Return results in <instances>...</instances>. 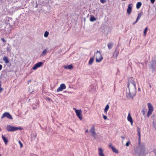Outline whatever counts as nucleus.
Listing matches in <instances>:
<instances>
[{"mask_svg":"<svg viewBox=\"0 0 156 156\" xmlns=\"http://www.w3.org/2000/svg\"><path fill=\"white\" fill-rule=\"evenodd\" d=\"M129 91V96L131 98L134 97L136 94V85L133 81L129 82L127 85Z\"/></svg>","mask_w":156,"mask_h":156,"instance_id":"obj_1","label":"nucleus"},{"mask_svg":"<svg viewBox=\"0 0 156 156\" xmlns=\"http://www.w3.org/2000/svg\"><path fill=\"white\" fill-rule=\"evenodd\" d=\"M138 136L139 137V144L140 146L138 147V150H139V154L140 156H144L146 154L148 153L147 149L145 148L144 145L143 144H140V131H137Z\"/></svg>","mask_w":156,"mask_h":156,"instance_id":"obj_2","label":"nucleus"},{"mask_svg":"<svg viewBox=\"0 0 156 156\" xmlns=\"http://www.w3.org/2000/svg\"><path fill=\"white\" fill-rule=\"evenodd\" d=\"M22 128L20 127H16L8 125L7 126V130L9 132H12L17 130H21Z\"/></svg>","mask_w":156,"mask_h":156,"instance_id":"obj_3","label":"nucleus"},{"mask_svg":"<svg viewBox=\"0 0 156 156\" xmlns=\"http://www.w3.org/2000/svg\"><path fill=\"white\" fill-rule=\"evenodd\" d=\"M103 59V57L100 52L97 51L96 53V61L97 62H100Z\"/></svg>","mask_w":156,"mask_h":156,"instance_id":"obj_4","label":"nucleus"},{"mask_svg":"<svg viewBox=\"0 0 156 156\" xmlns=\"http://www.w3.org/2000/svg\"><path fill=\"white\" fill-rule=\"evenodd\" d=\"M147 105L148 108V110L147 113V116L148 117H149L152 114V113L154 110V108L153 106L150 103H148Z\"/></svg>","mask_w":156,"mask_h":156,"instance_id":"obj_5","label":"nucleus"},{"mask_svg":"<svg viewBox=\"0 0 156 156\" xmlns=\"http://www.w3.org/2000/svg\"><path fill=\"white\" fill-rule=\"evenodd\" d=\"M89 131L92 134V136L94 137V138L95 139L96 138V133L95 131V128L94 126H92Z\"/></svg>","mask_w":156,"mask_h":156,"instance_id":"obj_6","label":"nucleus"},{"mask_svg":"<svg viewBox=\"0 0 156 156\" xmlns=\"http://www.w3.org/2000/svg\"><path fill=\"white\" fill-rule=\"evenodd\" d=\"M5 117H6L7 118L9 119H12V118L11 115L8 112H5L1 116V119H2Z\"/></svg>","mask_w":156,"mask_h":156,"instance_id":"obj_7","label":"nucleus"},{"mask_svg":"<svg viewBox=\"0 0 156 156\" xmlns=\"http://www.w3.org/2000/svg\"><path fill=\"white\" fill-rule=\"evenodd\" d=\"M43 64V63L42 62H39L35 64L32 68L33 70H35L37 69L38 68H39L41 67L42 64Z\"/></svg>","mask_w":156,"mask_h":156,"instance_id":"obj_8","label":"nucleus"},{"mask_svg":"<svg viewBox=\"0 0 156 156\" xmlns=\"http://www.w3.org/2000/svg\"><path fill=\"white\" fill-rule=\"evenodd\" d=\"M66 86L64 83H62L60 84L59 87H58L57 89V91L59 92L62 90H63L66 89Z\"/></svg>","mask_w":156,"mask_h":156,"instance_id":"obj_9","label":"nucleus"},{"mask_svg":"<svg viewBox=\"0 0 156 156\" xmlns=\"http://www.w3.org/2000/svg\"><path fill=\"white\" fill-rule=\"evenodd\" d=\"M81 112H82L80 109L79 110H76V112L77 116L80 120H82V117L81 116Z\"/></svg>","mask_w":156,"mask_h":156,"instance_id":"obj_10","label":"nucleus"},{"mask_svg":"<svg viewBox=\"0 0 156 156\" xmlns=\"http://www.w3.org/2000/svg\"><path fill=\"white\" fill-rule=\"evenodd\" d=\"M132 4L131 3L129 4L128 6V8L127 10V12L128 14H130L132 10Z\"/></svg>","mask_w":156,"mask_h":156,"instance_id":"obj_11","label":"nucleus"},{"mask_svg":"<svg viewBox=\"0 0 156 156\" xmlns=\"http://www.w3.org/2000/svg\"><path fill=\"white\" fill-rule=\"evenodd\" d=\"M98 154L99 156H105L103 154V151L101 147H99L98 149Z\"/></svg>","mask_w":156,"mask_h":156,"instance_id":"obj_12","label":"nucleus"},{"mask_svg":"<svg viewBox=\"0 0 156 156\" xmlns=\"http://www.w3.org/2000/svg\"><path fill=\"white\" fill-rule=\"evenodd\" d=\"M127 120L128 121L130 122H131V124L132 125L133 123V119L130 115L129 112L128 114V115L127 117Z\"/></svg>","mask_w":156,"mask_h":156,"instance_id":"obj_13","label":"nucleus"},{"mask_svg":"<svg viewBox=\"0 0 156 156\" xmlns=\"http://www.w3.org/2000/svg\"><path fill=\"white\" fill-rule=\"evenodd\" d=\"M2 138L5 144H7L8 142L7 139L3 135H2Z\"/></svg>","mask_w":156,"mask_h":156,"instance_id":"obj_14","label":"nucleus"},{"mask_svg":"<svg viewBox=\"0 0 156 156\" xmlns=\"http://www.w3.org/2000/svg\"><path fill=\"white\" fill-rule=\"evenodd\" d=\"M3 60L4 61L5 63L7 64L9 62V60L8 59V58L6 56H4L3 58Z\"/></svg>","mask_w":156,"mask_h":156,"instance_id":"obj_15","label":"nucleus"},{"mask_svg":"<svg viewBox=\"0 0 156 156\" xmlns=\"http://www.w3.org/2000/svg\"><path fill=\"white\" fill-rule=\"evenodd\" d=\"M73 67L72 64L69 65L67 66H64V68L66 69H71Z\"/></svg>","mask_w":156,"mask_h":156,"instance_id":"obj_16","label":"nucleus"},{"mask_svg":"<svg viewBox=\"0 0 156 156\" xmlns=\"http://www.w3.org/2000/svg\"><path fill=\"white\" fill-rule=\"evenodd\" d=\"M94 61V58L93 57L90 58V59L89 61L88 62V65H91L93 62Z\"/></svg>","mask_w":156,"mask_h":156,"instance_id":"obj_17","label":"nucleus"},{"mask_svg":"<svg viewBox=\"0 0 156 156\" xmlns=\"http://www.w3.org/2000/svg\"><path fill=\"white\" fill-rule=\"evenodd\" d=\"M142 5V3L140 2H138L136 5V8L137 9H139L141 7Z\"/></svg>","mask_w":156,"mask_h":156,"instance_id":"obj_18","label":"nucleus"},{"mask_svg":"<svg viewBox=\"0 0 156 156\" xmlns=\"http://www.w3.org/2000/svg\"><path fill=\"white\" fill-rule=\"evenodd\" d=\"M112 150L114 152L116 153H118L119 152L118 150L115 147H112Z\"/></svg>","mask_w":156,"mask_h":156,"instance_id":"obj_19","label":"nucleus"},{"mask_svg":"<svg viewBox=\"0 0 156 156\" xmlns=\"http://www.w3.org/2000/svg\"><path fill=\"white\" fill-rule=\"evenodd\" d=\"M108 47L109 49H110L112 48V43L110 42L108 43Z\"/></svg>","mask_w":156,"mask_h":156,"instance_id":"obj_20","label":"nucleus"},{"mask_svg":"<svg viewBox=\"0 0 156 156\" xmlns=\"http://www.w3.org/2000/svg\"><path fill=\"white\" fill-rule=\"evenodd\" d=\"M109 108V106L108 105H107L106 106H105V110H104V112L105 113H106L108 110Z\"/></svg>","mask_w":156,"mask_h":156,"instance_id":"obj_21","label":"nucleus"},{"mask_svg":"<svg viewBox=\"0 0 156 156\" xmlns=\"http://www.w3.org/2000/svg\"><path fill=\"white\" fill-rule=\"evenodd\" d=\"M148 30V28L147 27L145 28V29L144 30V36H146V34L147 33V30Z\"/></svg>","mask_w":156,"mask_h":156,"instance_id":"obj_22","label":"nucleus"},{"mask_svg":"<svg viewBox=\"0 0 156 156\" xmlns=\"http://www.w3.org/2000/svg\"><path fill=\"white\" fill-rule=\"evenodd\" d=\"M96 19L94 16L91 17L90 18V20L91 21L93 22L95 20H96Z\"/></svg>","mask_w":156,"mask_h":156,"instance_id":"obj_23","label":"nucleus"},{"mask_svg":"<svg viewBox=\"0 0 156 156\" xmlns=\"http://www.w3.org/2000/svg\"><path fill=\"white\" fill-rule=\"evenodd\" d=\"M48 34H49L48 32L46 31L44 34V37H47L48 36Z\"/></svg>","mask_w":156,"mask_h":156,"instance_id":"obj_24","label":"nucleus"},{"mask_svg":"<svg viewBox=\"0 0 156 156\" xmlns=\"http://www.w3.org/2000/svg\"><path fill=\"white\" fill-rule=\"evenodd\" d=\"M141 15H142V14L140 13L139 14L138 16L137 17V19H136L137 20H139L140 18V17L141 16Z\"/></svg>","mask_w":156,"mask_h":156,"instance_id":"obj_25","label":"nucleus"},{"mask_svg":"<svg viewBox=\"0 0 156 156\" xmlns=\"http://www.w3.org/2000/svg\"><path fill=\"white\" fill-rule=\"evenodd\" d=\"M47 50L46 49H44L43 51L42 52V54L43 55H45L47 52Z\"/></svg>","mask_w":156,"mask_h":156,"instance_id":"obj_26","label":"nucleus"},{"mask_svg":"<svg viewBox=\"0 0 156 156\" xmlns=\"http://www.w3.org/2000/svg\"><path fill=\"white\" fill-rule=\"evenodd\" d=\"M18 142L19 144H20V147L21 148H22L23 146V144L20 140Z\"/></svg>","mask_w":156,"mask_h":156,"instance_id":"obj_27","label":"nucleus"},{"mask_svg":"<svg viewBox=\"0 0 156 156\" xmlns=\"http://www.w3.org/2000/svg\"><path fill=\"white\" fill-rule=\"evenodd\" d=\"M3 88L1 87V81H0V93H1L2 91Z\"/></svg>","mask_w":156,"mask_h":156,"instance_id":"obj_28","label":"nucleus"},{"mask_svg":"<svg viewBox=\"0 0 156 156\" xmlns=\"http://www.w3.org/2000/svg\"><path fill=\"white\" fill-rule=\"evenodd\" d=\"M153 152L154 153L155 156H156V148H154L153 149Z\"/></svg>","mask_w":156,"mask_h":156,"instance_id":"obj_29","label":"nucleus"},{"mask_svg":"<svg viewBox=\"0 0 156 156\" xmlns=\"http://www.w3.org/2000/svg\"><path fill=\"white\" fill-rule=\"evenodd\" d=\"M130 142L129 141H128L126 144V145L128 147L129 146V144L130 143Z\"/></svg>","mask_w":156,"mask_h":156,"instance_id":"obj_30","label":"nucleus"},{"mask_svg":"<svg viewBox=\"0 0 156 156\" xmlns=\"http://www.w3.org/2000/svg\"><path fill=\"white\" fill-rule=\"evenodd\" d=\"M103 117L105 120H106L107 119V116L105 115H103Z\"/></svg>","mask_w":156,"mask_h":156,"instance_id":"obj_31","label":"nucleus"},{"mask_svg":"<svg viewBox=\"0 0 156 156\" xmlns=\"http://www.w3.org/2000/svg\"><path fill=\"white\" fill-rule=\"evenodd\" d=\"M114 147L112 146V144L111 143L109 144V147L111 148L112 149V147Z\"/></svg>","mask_w":156,"mask_h":156,"instance_id":"obj_32","label":"nucleus"},{"mask_svg":"<svg viewBox=\"0 0 156 156\" xmlns=\"http://www.w3.org/2000/svg\"><path fill=\"white\" fill-rule=\"evenodd\" d=\"M1 40L4 42L5 43L6 42V41L5 40L4 38H1Z\"/></svg>","mask_w":156,"mask_h":156,"instance_id":"obj_33","label":"nucleus"},{"mask_svg":"<svg viewBox=\"0 0 156 156\" xmlns=\"http://www.w3.org/2000/svg\"><path fill=\"white\" fill-rule=\"evenodd\" d=\"M100 1L102 3H104L105 2V0H100Z\"/></svg>","mask_w":156,"mask_h":156,"instance_id":"obj_34","label":"nucleus"},{"mask_svg":"<svg viewBox=\"0 0 156 156\" xmlns=\"http://www.w3.org/2000/svg\"><path fill=\"white\" fill-rule=\"evenodd\" d=\"M155 0H150L151 3L152 4H153L154 3V2H155Z\"/></svg>","mask_w":156,"mask_h":156,"instance_id":"obj_35","label":"nucleus"},{"mask_svg":"<svg viewBox=\"0 0 156 156\" xmlns=\"http://www.w3.org/2000/svg\"><path fill=\"white\" fill-rule=\"evenodd\" d=\"M138 20H136L133 23V25H134L138 21Z\"/></svg>","mask_w":156,"mask_h":156,"instance_id":"obj_36","label":"nucleus"},{"mask_svg":"<svg viewBox=\"0 0 156 156\" xmlns=\"http://www.w3.org/2000/svg\"><path fill=\"white\" fill-rule=\"evenodd\" d=\"M51 100V99L50 98H46V100L48 101H50Z\"/></svg>","mask_w":156,"mask_h":156,"instance_id":"obj_37","label":"nucleus"},{"mask_svg":"<svg viewBox=\"0 0 156 156\" xmlns=\"http://www.w3.org/2000/svg\"><path fill=\"white\" fill-rule=\"evenodd\" d=\"M2 65L0 64V70H1L2 69Z\"/></svg>","mask_w":156,"mask_h":156,"instance_id":"obj_38","label":"nucleus"},{"mask_svg":"<svg viewBox=\"0 0 156 156\" xmlns=\"http://www.w3.org/2000/svg\"><path fill=\"white\" fill-rule=\"evenodd\" d=\"M31 80H29V81H28L27 82V83L28 84H29V83H31Z\"/></svg>","mask_w":156,"mask_h":156,"instance_id":"obj_39","label":"nucleus"},{"mask_svg":"<svg viewBox=\"0 0 156 156\" xmlns=\"http://www.w3.org/2000/svg\"><path fill=\"white\" fill-rule=\"evenodd\" d=\"M73 109L75 110V112H76V110H77V109H76V108H73Z\"/></svg>","mask_w":156,"mask_h":156,"instance_id":"obj_40","label":"nucleus"},{"mask_svg":"<svg viewBox=\"0 0 156 156\" xmlns=\"http://www.w3.org/2000/svg\"><path fill=\"white\" fill-rule=\"evenodd\" d=\"M137 131H140V129L139 127H137Z\"/></svg>","mask_w":156,"mask_h":156,"instance_id":"obj_41","label":"nucleus"},{"mask_svg":"<svg viewBox=\"0 0 156 156\" xmlns=\"http://www.w3.org/2000/svg\"><path fill=\"white\" fill-rule=\"evenodd\" d=\"M142 112H143V115H144L145 114V111H144V110H143Z\"/></svg>","mask_w":156,"mask_h":156,"instance_id":"obj_42","label":"nucleus"},{"mask_svg":"<svg viewBox=\"0 0 156 156\" xmlns=\"http://www.w3.org/2000/svg\"><path fill=\"white\" fill-rule=\"evenodd\" d=\"M121 137L123 139H124L125 138V137L123 136H121Z\"/></svg>","mask_w":156,"mask_h":156,"instance_id":"obj_43","label":"nucleus"},{"mask_svg":"<svg viewBox=\"0 0 156 156\" xmlns=\"http://www.w3.org/2000/svg\"><path fill=\"white\" fill-rule=\"evenodd\" d=\"M88 132V129H87L86 130V131H85V133H87Z\"/></svg>","mask_w":156,"mask_h":156,"instance_id":"obj_44","label":"nucleus"},{"mask_svg":"<svg viewBox=\"0 0 156 156\" xmlns=\"http://www.w3.org/2000/svg\"><path fill=\"white\" fill-rule=\"evenodd\" d=\"M138 90L139 91H140V88H138Z\"/></svg>","mask_w":156,"mask_h":156,"instance_id":"obj_45","label":"nucleus"},{"mask_svg":"<svg viewBox=\"0 0 156 156\" xmlns=\"http://www.w3.org/2000/svg\"><path fill=\"white\" fill-rule=\"evenodd\" d=\"M37 108V107H36V108H34H34H33V109H35Z\"/></svg>","mask_w":156,"mask_h":156,"instance_id":"obj_46","label":"nucleus"},{"mask_svg":"<svg viewBox=\"0 0 156 156\" xmlns=\"http://www.w3.org/2000/svg\"><path fill=\"white\" fill-rule=\"evenodd\" d=\"M150 88H151V85L150 84Z\"/></svg>","mask_w":156,"mask_h":156,"instance_id":"obj_47","label":"nucleus"},{"mask_svg":"<svg viewBox=\"0 0 156 156\" xmlns=\"http://www.w3.org/2000/svg\"><path fill=\"white\" fill-rule=\"evenodd\" d=\"M0 156H2V155L0 153Z\"/></svg>","mask_w":156,"mask_h":156,"instance_id":"obj_48","label":"nucleus"}]
</instances>
